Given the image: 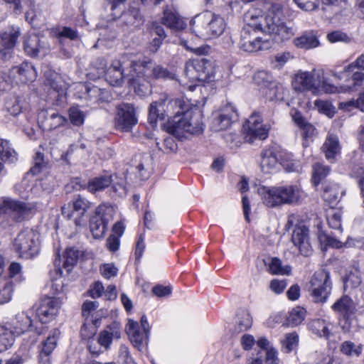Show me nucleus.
<instances>
[{
  "mask_svg": "<svg viewBox=\"0 0 364 364\" xmlns=\"http://www.w3.org/2000/svg\"><path fill=\"white\" fill-rule=\"evenodd\" d=\"M129 85L139 96L150 92L151 82L156 80H171L176 78L175 74L161 65L148 58H143L130 63V71L127 75Z\"/></svg>",
  "mask_w": 364,
  "mask_h": 364,
  "instance_id": "f257e3e1",
  "label": "nucleus"
},
{
  "mask_svg": "<svg viewBox=\"0 0 364 364\" xmlns=\"http://www.w3.org/2000/svg\"><path fill=\"white\" fill-rule=\"evenodd\" d=\"M247 24L240 33V48L245 52L254 53L267 50L272 48L273 42L265 36H261L259 33L262 31L261 21L262 17H257L251 12L246 14Z\"/></svg>",
  "mask_w": 364,
  "mask_h": 364,
  "instance_id": "f03ea898",
  "label": "nucleus"
},
{
  "mask_svg": "<svg viewBox=\"0 0 364 364\" xmlns=\"http://www.w3.org/2000/svg\"><path fill=\"white\" fill-rule=\"evenodd\" d=\"M203 114L200 109L193 106L181 115L174 116L168 122L167 131L175 137L181 139L188 134H199L203 131Z\"/></svg>",
  "mask_w": 364,
  "mask_h": 364,
  "instance_id": "7ed1b4c3",
  "label": "nucleus"
},
{
  "mask_svg": "<svg viewBox=\"0 0 364 364\" xmlns=\"http://www.w3.org/2000/svg\"><path fill=\"white\" fill-rule=\"evenodd\" d=\"M14 246L20 257L33 258L38 254L40 250L38 232L32 229L23 230L14 239Z\"/></svg>",
  "mask_w": 364,
  "mask_h": 364,
  "instance_id": "20e7f679",
  "label": "nucleus"
},
{
  "mask_svg": "<svg viewBox=\"0 0 364 364\" xmlns=\"http://www.w3.org/2000/svg\"><path fill=\"white\" fill-rule=\"evenodd\" d=\"M262 197L264 203L270 208L283 204H289L294 201L295 188L293 185L267 188L265 186L258 189Z\"/></svg>",
  "mask_w": 364,
  "mask_h": 364,
  "instance_id": "39448f33",
  "label": "nucleus"
},
{
  "mask_svg": "<svg viewBox=\"0 0 364 364\" xmlns=\"http://www.w3.org/2000/svg\"><path fill=\"white\" fill-rule=\"evenodd\" d=\"M187 75L192 80L203 82L213 81L215 71L210 61L205 59H196L186 64Z\"/></svg>",
  "mask_w": 364,
  "mask_h": 364,
  "instance_id": "423d86ee",
  "label": "nucleus"
},
{
  "mask_svg": "<svg viewBox=\"0 0 364 364\" xmlns=\"http://www.w3.org/2000/svg\"><path fill=\"white\" fill-rule=\"evenodd\" d=\"M245 139L252 143L255 139L264 140L267 138L269 126L262 122L259 114L254 112L250 115L243 126Z\"/></svg>",
  "mask_w": 364,
  "mask_h": 364,
  "instance_id": "0eeeda50",
  "label": "nucleus"
},
{
  "mask_svg": "<svg viewBox=\"0 0 364 364\" xmlns=\"http://www.w3.org/2000/svg\"><path fill=\"white\" fill-rule=\"evenodd\" d=\"M312 294L316 302L326 301L331 290L330 273L323 269L315 272L311 279Z\"/></svg>",
  "mask_w": 364,
  "mask_h": 364,
  "instance_id": "6e6552de",
  "label": "nucleus"
},
{
  "mask_svg": "<svg viewBox=\"0 0 364 364\" xmlns=\"http://www.w3.org/2000/svg\"><path fill=\"white\" fill-rule=\"evenodd\" d=\"M62 305L60 298L46 296L41 299L36 309V316L41 323H48L58 316Z\"/></svg>",
  "mask_w": 364,
  "mask_h": 364,
  "instance_id": "1a4fd4ad",
  "label": "nucleus"
},
{
  "mask_svg": "<svg viewBox=\"0 0 364 364\" xmlns=\"http://www.w3.org/2000/svg\"><path fill=\"white\" fill-rule=\"evenodd\" d=\"M137 123L136 110L133 105L123 103L117 107L114 124L117 129L130 132Z\"/></svg>",
  "mask_w": 364,
  "mask_h": 364,
  "instance_id": "9d476101",
  "label": "nucleus"
},
{
  "mask_svg": "<svg viewBox=\"0 0 364 364\" xmlns=\"http://www.w3.org/2000/svg\"><path fill=\"white\" fill-rule=\"evenodd\" d=\"M33 208V206L31 204L9 198H3L0 200V215L9 214L17 222L21 221Z\"/></svg>",
  "mask_w": 364,
  "mask_h": 364,
  "instance_id": "9b49d317",
  "label": "nucleus"
},
{
  "mask_svg": "<svg viewBox=\"0 0 364 364\" xmlns=\"http://www.w3.org/2000/svg\"><path fill=\"white\" fill-rule=\"evenodd\" d=\"M237 112L235 107L228 104L213 114L212 129L215 132L228 129L232 122L237 118Z\"/></svg>",
  "mask_w": 364,
  "mask_h": 364,
  "instance_id": "f8f14e48",
  "label": "nucleus"
},
{
  "mask_svg": "<svg viewBox=\"0 0 364 364\" xmlns=\"http://www.w3.org/2000/svg\"><path fill=\"white\" fill-rule=\"evenodd\" d=\"M9 75L16 82L26 84L33 82L36 79L37 73L32 64L23 62L13 67L9 70Z\"/></svg>",
  "mask_w": 364,
  "mask_h": 364,
  "instance_id": "ddd939ff",
  "label": "nucleus"
},
{
  "mask_svg": "<svg viewBox=\"0 0 364 364\" xmlns=\"http://www.w3.org/2000/svg\"><path fill=\"white\" fill-rule=\"evenodd\" d=\"M211 13L205 12L198 14L191 21V30L196 36L208 40Z\"/></svg>",
  "mask_w": 364,
  "mask_h": 364,
  "instance_id": "4468645a",
  "label": "nucleus"
},
{
  "mask_svg": "<svg viewBox=\"0 0 364 364\" xmlns=\"http://www.w3.org/2000/svg\"><path fill=\"white\" fill-rule=\"evenodd\" d=\"M126 332L134 347L142 351L146 345L149 332L140 331L139 323L132 319L128 320Z\"/></svg>",
  "mask_w": 364,
  "mask_h": 364,
  "instance_id": "2eb2a0df",
  "label": "nucleus"
},
{
  "mask_svg": "<svg viewBox=\"0 0 364 364\" xmlns=\"http://www.w3.org/2000/svg\"><path fill=\"white\" fill-rule=\"evenodd\" d=\"M60 332L58 329L53 330L46 340L42 343V348L39 353L38 359L41 364H48L50 360V355L58 345V341Z\"/></svg>",
  "mask_w": 364,
  "mask_h": 364,
  "instance_id": "dca6fc26",
  "label": "nucleus"
},
{
  "mask_svg": "<svg viewBox=\"0 0 364 364\" xmlns=\"http://www.w3.org/2000/svg\"><path fill=\"white\" fill-rule=\"evenodd\" d=\"M125 57L122 56L120 59L114 60L105 73L106 80L113 86H120L125 77L124 70L122 69L124 63Z\"/></svg>",
  "mask_w": 364,
  "mask_h": 364,
  "instance_id": "f3484780",
  "label": "nucleus"
},
{
  "mask_svg": "<svg viewBox=\"0 0 364 364\" xmlns=\"http://www.w3.org/2000/svg\"><path fill=\"white\" fill-rule=\"evenodd\" d=\"M120 337L121 326L118 323L114 322L100 332L97 343L107 349L109 348L113 339H119Z\"/></svg>",
  "mask_w": 364,
  "mask_h": 364,
  "instance_id": "a211bd4d",
  "label": "nucleus"
},
{
  "mask_svg": "<svg viewBox=\"0 0 364 364\" xmlns=\"http://www.w3.org/2000/svg\"><path fill=\"white\" fill-rule=\"evenodd\" d=\"M19 36L20 31L18 27L9 28L0 36L1 45L4 47L5 50H10L15 46L16 41ZM0 53L2 54V58H10L11 56L10 51H8L6 53L3 52V50H0Z\"/></svg>",
  "mask_w": 364,
  "mask_h": 364,
  "instance_id": "6ab92c4d",
  "label": "nucleus"
},
{
  "mask_svg": "<svg viewBox=\"0 0 364 364\" xmlns=\"http://www.w3.org/2000/svg\"><path fill=\"white\" fill-rule=\"evenodd\" d=\"M162 23L176 31L184 29L186 26L183 18L172 7H167L164 9Z\"/></svg>",
  "mask_w": 364,
  "mask_h": 364,
  "instance_id": "aec40b11",
  "label": "nucleus"
},
{
  "mask_svg": "<svg viewBox=\"0 0 364 364\" xmlns=\"http://www.w3.org/2000/svg\"><path fill=\"white\" fill-rule=\"evenodd\" d=\"M297 248L304 257H309L313 252L310 243L309 228L304 225H297Z\"/></svg>",
  "mask_w": 364,
  "mask_h": 364,
  "instance_id": "412c9836",
  "label": "nucleus"
},
{
  "mask_svg": "<svg viewBox=\"0 0 364 364\" xmlns=\"http://www.w3.org/2000/svg\"><path fill=\"white\" fill-rule=\"evenodd\" d=\"M33 327L31 317L25 312L18 313L11 323L14 336H20Z\"/></svg>",
  "mask_w": 364,
  "mask_h": 364,
  "instance_id": "4be33fe9",
  "label": "nucleus"
},
{
  "mask_svg": "<svg viewBox=\"0 0 364 364\" xmlns=\"http://www.w3.org/2000/svg\"><path fill=\"white\" fill-rule=\"evenodd\" d=\"M166 100L167 95L162 94L159 100L154 101L150 105L149 109V120L153 126L156 124L159 119H163L165 118L166 112L164 105H166Z\"/></svg>",
  "mask_w": 364,
  "mask_h": 364,
  "instance_id": "5701e85b",
  "label": "nucleus"
},
{
  "mask_svg": "<svg viewBox=\"0 0 364 364\" xmlns=\"http://www.w3.org/2000/svg\"><path fill=\"white\" fill-rule=\"evenodd\" d=\"M17 160V153L11 146L9 141L0 139V176L6 173L4 163L14 162Z\"/></svg>",
  "mask_w": 364,
  "mask_h": 364,
  "instance_id": "b1692460",
  "label": "nucleus"
},
{
  "mask_svg": "<svg viewBox=\"0 0 364 364\" xmlns=\"http://www.w3.org/2000/svg\"><path fill=\"white\" fill-rule=\"evenodd\" d=\"M46 50V46L41 43L37 35H28L25 38L24 50L28 55L35 57L39 53H44Z\"/></svg>",
  "mask_w": 364,
  "mask_h": 364,
  "instance_id": "393cba45",
  "label": "nucleus"
},
{
  "mask_svg": "<svg viewBox=\"0 0 364 364\" xmlns=\"http://www.w3.org/2000/svg\"><path fill=\"white\" fill-rule=\"evenodd\" d=\"M165 107L166 116L169 114L181 115L186 110H191L190 103L188 100L182 98H177L166 101Z\"/></svg>",
  "mask_w": 364,
  "mask_h": 364,
  "instance_id": "a878e982",
  "label": "nucleus"
},
{
  "mask_svg": "<svg viewBox=\"0 0 364 364\" xmlns=\"http://www.w3.org/2000/svg\"><path fill=\"white\" fill-rule=\"evenodd\" d=\"M332 307L335 311L340 314L346 321L348 320L355 311L354 303L348 296H342Z\"/></svg>",
  "mask_w": 364,
  "mask_h": 364,
  "instance_id": "bb28decb",
  "label": "nucleus"
},
{
  "mask_svg": "<svg viewBox=\"0 0 364 364\" xmlns=\"http://www.w3.org/2000/svg\"><path fill=\"white\" fill-rule=\"evenodd\" d=\"M277 166V158L271 149L264 150L261 154L260 167L264 173H273Z\"/></svg>",
  "mask_w": 364,
  "mask_h": 364,
  "instance_id": "cd10ccee",
  "label": "nucleus"
},
{
  "mask_svg": "<svg viewBox=\"0 0 364 364\" xmlns=\"http://www.w3.org/2000/svg\"><path fill=\"white\" fill-rule=\"evenodd\" d=\"M112 181V177L110 176H101L91 178L82 188H87L92 193L102 191L109 187Z\"/></svg>",
  "mask_w": 364,
  "mask_h": 364,
  "instance_id": "c85d7f7f",
  "label": "nucleus"
},
{
  "mask_svg": "<svg viewBox=\"0 0 364 364\" xmlns=\"http://www.w3.org/2000/svg\"><path fill=\"white\" fill-rule=\"evenodd\" d=\"M322 150L328 160L334 159L341 151L338 137L335 135H329L322 146Z\"/></svg>",
  "mask_w": 364,
  "mask_h": 364,
  "instance_id": "c756f323",
  "label": "nucleus"
},
{
  "mask_svg": "<svg viewBox=\"0 0 364 364\" xmlns=\"http://www.w3.org/2000/svg\"><path fill=\"white\" fill-rule=\"evenodd\" d=\"M297 127L301 129V134L304 139L303 146L307 147L309 144V141L314 134L315 128L309 124L300 114L297 112Z\"/></svg>",
  "mask_w": 364,
  "mask_h": 364,
  "instance_id": "7c9ffc66",
  "label": "nucleus"
},
{
  "mask_svg": "<svg viewBox=\"0 0 364 364\" xmlns=\"http://www.w3.org/2000/svg\"><path fill=\"white\" fill-rule=\"evenodd\" d=\"M257 345L261 349L266 350L267 364H279L277 351L273 348L270 342L265 337H259L257 340Z\"/></svg>",
  "mask_w": 364,
  "mask_h": 364,
  "instance_id": "2f4dec72",
  "label": "nucleus"
},
{
  "mask_svg": "<svg viewBox=\"0 0 364 364\" xmlns=\"http://www.w3.org/2000/svg\"><path fill=\"white\" fill-rule=\"evenodd\" d=\"M226 26V22L223 17L211 13L209 39L221 36L224 33Z\"/></svg>",
  "mask_w": 364,
  "mask_h": 364,
  "instance_id": "473e14b6",
  "label": "nucleus"
},
{
  "mask_svg": "<svg viewBox=\"0 0 364 364\" xmlns=\"http://www.w3.org/2000/svg\"><path fill=\"white\" fill-rule=\"evenodd\" d=\"M319 46L316 33L313 31H306L301 36L297 38V47L311 49Z\"/></svg>",
  "mask_w": 364,
  "mask_h": 364,
  "instance_id": "72a5a7b5",
  "label": "nucleus"
},
{
  "mask_svg": "<svg viewBox=\"0 0 364 364\" xmlns=\"http://www.w3.org/2000/svg\"><path fill=\"white\" fill-rule=\"evenodd\" d=\"M13 291L14 286L11 278L0 279V304H4L11 299Z\"/></svg>",
  "mask_w": 364,
  "mask_h": 364,
  "instance_id": "f704fd0d",
  "label": "nucleus"
},
{
  "mask_svg": "<svg viewBox=\"0 0 364 364\" xmlns=\"http://www.w3.org/2000/svg\"><path fill=\"white\" fill-rule=\"evenodd\" d=\"M343 191L337 185L326 186L323 188L322 197L330 205L335 204L341 198Z\"/></svg>",
  "mask_w": 364,
  "mask_h": 364,
  "instance_id": "c9c22d12",
  "label": "nucleus"
},
{
  "mask_svg": "<svg viewBox=\"0 0 364 364\" xmlns=\"http://www.w3.org/2000/svg\"><path fill=\"white\" fill-rule=\"evenodd\" d=\"M14 343V336L12 331L4 326H0V353L6 351Z\"/></svg>",
  "mask_w": 364,
  "mask_h": 364,
  "instance_id": "e433bc0d",
  "label": "nucleus"
},
{
  "mask_svg": "<svg viewBox=\"0 0 364 364\" xmlns=\"http://www.w3.org/2000/svg\"><path fill=\"white\" fill-rule=\"evenodd\" d=\"M45 76L46 83L58 92H63L67 89L65 82L58 73L49 72L45 74Z\"/></svg>",
  "mask_w": 364,
  "mask_h": 364,
  "instance_id": "4c0bfd02",
  "label": "nucleus"
},
{
  "mask_svg": "<svg viewBox=\"0 0 364 364\" xmlns=\"http://www.w3.org/2000/svg\"><path fill=\"white\" fill-rule=\"evenodd\" d=\"M95 214V217L103 221V223L107 226L109 222L114 218L115 210L112 205L101 204L97 208Z\"/></svg>",
  "mask_w": 364,
  "mask_h": 364,
  "instance_id": "58836bf2",
  "label": "nucleus"
},
{
  "mask_svg": "<svg viewBox=\"0 0 364 364\" xmlns=\"http://www.w3.org/2000/svg\"><path fill=\"white\" fill-rule=\"evenodd\" d=\"M268 272L272 274H289L292 268L288 265L282 266V261L277 257H273L267 264Z\"/></svg>",
  "mask_w": 364,
  "mask_h": 364,
  "instance_id": "ea45409f",
  "label": "nucleus"
},
{
  "mask_svg": "<svg viewBox=\"0 0 364 364\" xmlns=\"http://www.w3.org/2000/svg\"><path fill=\"white\" fill-rule=\"evenodd\" d=\"M297 83L300 86L297 87L298 90H309L314 87V76L309 72H297Z\"/></svg>",
  "mask_w": 364,
  "mask_h": 364,
  "instance_id": "a19ab883",
  "label": "nucleus"
},
{
  "mask_svg": "<svg viewBox=\"0 0 364 364\" xmlns=\"http://www.w3.org/2000/svg\"><path fill=\"white\" fill-rule=\"evenodd\" d=\"M269 33H274L279 36L282 40L288 39L294 34L293 29L287 27L284 23H277L273 22L272 24H269Z\"/></svg>",
  "mask_w": 364,
  "mask_h": 364,
  "instance_id": "79ce46f5",
  "label": "nucleus"
},
{
  "mask_svg": "<svg viewBox=\"0 0 364 364\" xmlns=\"http://www.w3.org/2000/svg\"><path fill=\"white\" fill-rule=\"evenodd\" d=\"M318 240L321 244H324L326 247L341 248L343 245L341 238L336 235L327 234L324 232L319 233Z\"/></svg>",
  "mask_w": 364,
  "mask_h": 364,
  "instance_id": "37998d69",
  "label": "nucleus"
},
{
  "mask_svg": "<svg viewBox=\"0 0 364 364\" xmlns=\"http://www.w3.org/2000/svg\"><path fill=\"white\" fill-rule=\"evenodd\" d=\"M236 323L240 331L249 329L252 325V318L247 310H241L237 314Z\"/></svg>",
  "mask_w": 364,
  "mask_h": 364,
  "instance_id": "c03bdc74",
  "label": "nucleus"
},
{
  "mask_svg": "<svg viewBox=\"0 0 364 364\" xmlns=\"http://www.w3.org/2000/svg\"><path fill=\"white\" fill-rule=\"evenodd\" d=\"M90 228L93 237L100 238L105 234L107 226L95 216L90 222Z\"/></svg>",
  "mask_w": 364,
  "mask_h": 364,
  "instance_id": "a18cd8bd",
  "label": "nucleus"
},
{
  "mask_svg": "<svg viewBox=\"0 0 364 364\" xmlns=\"http://www.w3.org/2000/svg\"><path fill=\"white\" fill-rule=\"evenodd\" d=\"M361 278L358 272H350L343 279L344 289L353 290L358 288L361 284Z\"/></svg>",
  "mask_w": 364,
  "mask_h": 364,
  "instance_id": "49530a36",
  "label": "nucleus"
},
{
  "mask_svg": "<svg viewBox=\"0 0 364 364\" xmlns=\"http://www.w3.org/2000/svg\"><path fill=\"white\" fill-rule=\"evenodd\" d=\"M279 159L281 165L287 172L294 171V159L293 153L287 150H281L279 152Z\"/></svg>",
  "mask_w": 364,
  "mask_h": 364,
  "instance_id": "de8ad7c7",
  "label": "nucleus"
},
{
  "mask_svg": "<svg viewBox=\"0 0 364 364\" xmlns=\"http://www.w3.org/2000/svg\"><path fill=\"white\" fill-rule=\"evenodd\" d=\"M63 257V266L64 268H67L68 271H70V269L77 262L79 257V252L73 247H69L66 249Z\"/></svg>",
  "mask_w": 364,
  "mask_h": 364,
  "instance_id": "09e8293b",
  "label": "nucleus"
},
{
  "mask_svg": "<svg viewBox=\"0 0 364 364\" xmlns=\"http://www.w3.org/2000/svg\"><path fill=\"white\" fill-rule=\"evenodd\" d=\"M253 80L255 84L260 86L264 90L273 81V77L267 72L261 70L254 75Z\"/></svg>",
  "mask_w": 364,
  "mask_h": 364,
  "instance_id": "8fccbe9b",
  "label": "nucleus"
},
{
  "mask_svg": "<svg viewBox=\"0 0 364 364\" xmlns=\"http://www.w3.org/2000/svg\"><path fill=\"white\" fill-rule=\"evenodd\" d=\"M330 172V168L325 166L319 163L316 164L314 166V175L313 180L316 186H317L320 181L324 178Z\"/></svg>",
  "mask_w": 364,
  "mask_h": 364,
  "instance_id": "3c124183",
  "label": "nucleus"
},
{
  "mask_svg": "<svg viewBox=\"0 0 364 364\" xmlns=\"http://www.w3.org/2000/svg\"><path fill=\"white\" fill-rule=\"evenodd\" d=\"M341 351L346 355L358 356L362 351V346H356L351 341H344L341 346Z\"/></svg>",
  "mask_w": 364,
  "mask_h": 364,
  "instance_id": "603ef678",
  "label": "nucleus"
},
{
  "mask_svg": "<svg viewBox=\"0 0 364 364\" xmlns=\"http://www.w3.org/2000/svg\"><path fill=\"white\" fill-rule=\"evenodd\" d=\"M69 118L74 125L80 126L84 123L85 114L78 107H72L69 109Z\"/></svg>",
  "mask_w": 364,
  "mask_h": 364,
  "instance_id": "864d4df0",
  "label": "nucleus"
},
{
  "mask_svg": "<svg viewBox=\"0 0 364 364\" xmlns=\"http://www.w3.org/2000/svg\"><path fill=\"white\" fill-rule=\"evenodd\" d=\"M87 98L93 103H98L103 100L104 91L97 86L87 87Z\"/></svg>",
  "mask_w": 364,
  "mask_h": 364,
  "instance_id": "5fc2aeb1",
  "label": "nucleus"
},
{
  "mask_svg": "<svg viewBox=\"0 0 364 364\" xmlns=\"http://www.w3.org/2000/svg\"><path fill=\"white\" fill-rule=\"evenodd\" d=\"M312 330L318 336L328 338L330 332L323 320L317 319L312 321Z\"/></svg>",
  "mask_w": 364,
  "mask_h": 364,
  "instance_id": "6e6d98bb",
  "label": "nucleus"
},
{
  "mask_svg": "<svg viewBox=\"0 0 364 364\" xmlns=\"http://www.w3.org/2000/svg\"><path fill=\"white\" fill-rule=\"evenodd\" d=\"M90 203L85 198L78 196L73 202V208L75 211L83 215L90 208Z\"/></svg>",
  "mask_w": 364,
  "mask_h": 364,
  "instance_id": "4d7b16f0",
  "label": "nucleus"
},
{
  "mask_svg": "<svg viewBox=\"0 0 364 364\" xmlns=\"http://www.w3.org/2000/svg\"><path fill=\"white\" fill-rule=\"evenodd\" d=\"M46 163L44 161L43 154L41 152H36L34 156V166L30 169V172L33 175H36L46 167Z\"/></svg>",
  "mask_w": 364,
  "mask_h": 364,
  "instance_id": "13d9d810",
  "label": "nucleus"
},
{
  "mask_svg": "<svg viewBox=\"0 0 364 364\" xmlns=\"http://www.w3.org/2000/svg\"><path fill=\"white\" fill-rule=\"evenodd\" d=\"M111 184H112V188L114 192L118 193L120 196L126 194L127 188L124 178L114 176V178H112Z\"/></svg>",
  "mask_w": 364,
  "mask_h": 364,
  "instance_id": "bf43d9fd",
  "label": "nucleus"
},
{
  "mask_svg": "<svg viewBox=\"0 0 364 364\" xmlns=\"http://www.w3.org/2000/svg\"><path fill=\"white\" fill-rule=\"evenodd\" d=\"M280 87L275 82L272 81L266 89L263 90L264 94L266 97L270 100H273L275 99H278L280 97L279 95Z\"/></svg>",
  "mask_w": 364,
  "mask_h": 364,
  "instance_id": "052dcab7",
  "label": "nucleus"
},
{
  "mask_svg": "<svg viewBox=\"0 0 364 364\" xmlns=\"http://www.w3.org/2000/svg\"><path fill=\"white\" fill-rule=\"evenodd\" d=\"M294 58V55L289 52H284L282 53H278L274 57V60L272 63L274 64V68H281L289 60Z\"/></svg>",
  "mask_w": 364,
  "mask_h": 364,
  "instance_id": "680f3d73",
  "label": "nucleus"
},
{
  "mask_svg": "<svg viewBox=\"0 0 364 364\" xmlns=\"http://www.w3.org/2000/svg\"><path fill=\"white\" fill-rule=\"evenodd\" d=\"M118 358L123 364H136L130 355L129 348L125 345L120 346Z\"/></svg>",
  "mask_w": 364,
  "mask_h": 364,
  "instance_id": "e2e57ef3",
  "label": "nucleus"
},
{
  "mask_svg": "<svg viewBox=\"0 0 364 364\" xmlns=\"http://www.w3.org/2000/svg\"><path fill=\"white\" fill-rule=\"evenodd\" d=\"M56 35L59 38H67L70 40H75L78 35L75 30L67 26L58 28L56 30Z\"/></svg>",
  "mask_w": 364,
  "mask_h": 364,
  "instance_id": "0e129e2a",
  "label": "nucleus"
},
{
  "mask_svg": "<svg viewBox=\"0 0 364 364\" xmlns=\"http://www.w3.org/2000/svg\"><path fill=\"white\" fill-rule=\"evenodd\" d=\"M6 108L12 115H18L22 110V100L14 98L6 103Z\"/></svg>",
  "mask_w": 364,
  "mask_h": 364,
  "instance_id": "69168bd1",
  "label": "nucleus"
},
{
  "mask_svg": "<svg viewBox=\"0 0 364 364\" xmlns=\"http://www.w3.org/2000/svg\"><path fill=\"white\" fill-rule=\"evenodd\" d=\"M327 38L331 43L350 41V38L348 35L341 31H335L328 33Z\"/></svg>",
  "mask_w": 364,
  "mask_h": 364,
  "instance_id": "338daca9",
  "label": "nucleus"
},
{
  "mask_svg": "<svg viewBox=\"0 0 364 364\" xmlns=\"http://www.w3.org/2000/svg\"><path fill=\"white\" fill-rule=\"evenodd\" d=\"M355 68L364 70V54L360 55L355 62L345 67L341 74L353 72Z\"/></svg>",
  "mask_w": 364,
  "mask_h": 364,
  "instance_id": "774afa93",
  "label": "nucleus"
}]
</instances>
